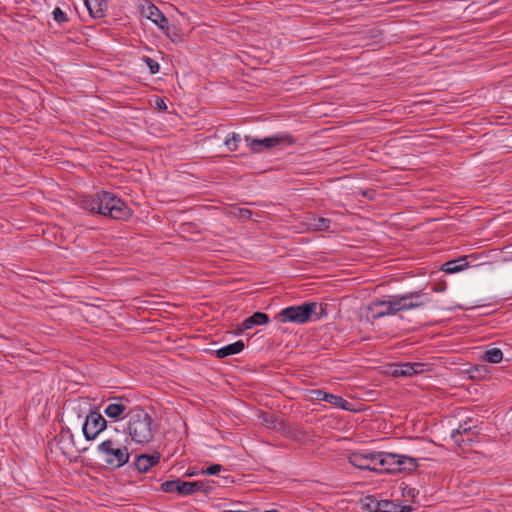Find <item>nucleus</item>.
<instances>
[{
    "label": "nucleus",
    "mask_w": 512,
    "mask_h": 512,
    "mask_svg": "<svg viewBox=\"0 0 512 512\" xmlns=\"http://www.w3.org/2000/svg\"><path fill=\"white\" fill-rule=\"evenodd\" d=\"M78 204L92 214L113 220L128 221L133 215V210L127 203L110 191L101 190L95 194L82 195L78 199Z\"/></svg>",
    "instance_id": "obj_1"
},
{
    "label": "nucleus",
    "mask_w": 512,
    "mask_h": 512,
    "mask_svg": "<svg viewBox=\"0 0 512 512\" xmlns=\"http://www.w3.org/2000/svg\"><path fill=\"white\" fill-rule=\"evenodd\" d=\"M127 418V426L124 431L132 441L138 444H147L154 439L153 419L141 406H134L129 410Z\"/></svg>",
    "instance_id": "obj_2"
},
{
    "label": "nucleus",
    "mask_w": 512,
    "mask_h": 512,
    "mask_svg": "<svg viewBox=\"0 0 512 512\" xmlns=\"http://www.w3.org/2000/svg\"><path fill=\"white\" fill-rule=\"evenodd\" d=\"M244 140L252 153H261L277 146H290L296 143L294 136L288 132H279L262 139L245 135Z\"/></svg>",
    "instance_id": "obj_3"
},
{
    "label": "nucleus",
    "mask_w": 512,
    "mask_h": 512,
    "mask_svg": "<svg viewBox=\"0 0 512 512\" xmlns=\"http://www.w3.org/2000/svg\"><path fill=\"white\" fill-rule=\"evenodd\" d=\"M141 15L154 23L173 42L181 40L180 29L175 24H170L168 18L155 4L149 2L146 7L143 6Z\"/></svg>",
    "instance_id": "obj_4"
},
{
    "label": "nucleus",
    "mask_w": 512,
    "mask_h": 512,
    "mask_svg": "<svg viewBox=\"0 0 512 512\" xmlns=\"http://www.w3.org/2000/svg\"><path fill=\"white\" fill-rule=\"evenodd\" d=\"M116 445L113 439H107L101 442L97 450L105 455V464L108 468L114 470L129 463L130 452L127 446L114 447Z\"/></svg>",
    "instance_id": "obj_5"
},
{
    "label": "nucleus",
    "mask_w": 512,
    "mask_h": 512,
    "mask_svg": "<svg viewBox=\"0 0 512 512\" xmlns=\"http://www.w3.org/2000/svg\"><path fill=\"white\" fill-rule=\"evenodd\" d=\"M314 308L311 302L288 306L278 312L274 319L280 323L305 324L313 321Z\"/></svg>",
    "instance_id": "obj_6"
},
{
    "label": "nucleus",
    "mask_w": 512,
    "mask_h": 512,
    "mask_svg": "<svg viewBox=\"0 0 512 512\" xmlns=\"http://www.w3.org/2000/svg\"><path fill=\"white\" fill-rule=\"evenodd\" d=\"M405 301L406 299L403 295H393L389 300L373 301L367 306V318L377 320L384 316L395 315L400 311H404L406 310Z\"/></svg>",
    "instance_id": "obj_7"
},
{
    "label": "nucleus",
    "mask_w": 512,
    "mask_h": 512,
    "mask_svg": "<svg viewBox=\"0 0 512 512\" xmlns=\"http://www.w3.org/2000/svg\"><path fill=\"white\" fill-rule=\"evenodd\" d=\"M260 419L267 428L280 433L282 436L289 440L299 441L305 435L302 429L291 425L282 417H279L273 413L262 412L260 415Z\"/></svg>",
    "instance_id": "obj_8"
},
{
    "label": "nucleus",
    "mask_w": 512,
    "mask_h": 512,
    "mask_svg": "<svg viewBox=\"0 0 512 512\" xmlns=\"http://www.w3.org/2000/svg\"><path fill=\"white\" fill-rule=\"evenodd\" d=\"M108 428V421L104 418L103 413L98 408L89 409L84 417L82 424V432L87 441H92Z\"/></svg>",
    "instance_id": "obj_9"
},
{
    "label": "nucleus",
    "mask_w": 512,
    "mask_h": 512,
    "mask_svg": "<svg viewBox=\"0 0 512 512\" xmlns=\"http://www.w3.org/2000/svg\"><path fill=\"white\" fill-rule=\"evenodd\" d=\"M480 434V428L472 418L459 423V426L451 432V439L458 446H472L478 442L477 438Z\"/></svg>",
    "instance_id": "obj_10"
},
{
    "label": "nucleus",
    "mask_w": 512,
    "mask_h": 512,
    "mask_svg": "<svg viewBox=\"0 0 512 512\" xmlns=\"http://www.w3.org/2000/svg\"><path fill=\"white\" fill-rule=\"evenodd\" d=\"M105 403L103 414L114 422L127 418L128 411L133 408L132 400L125 395L108 397Z\"/></svg>",
    "instance_id": "obj_11"
},
{
    "label": "nucleus",
    "mask_w": 512,
    "mask_h": 512,
    "mask_svg": "<svg viewBox=\"0 0 512 512\" xmlns=\"http://www.w3.org/2000/svg\"><path fill=\"white\" fill-rule=\"evenodd\" d=\"M160 490L165 493H177L179 496L185 497L195 494L197 486L195 481H184L177 478L161 483Z\"/></svg>",
    "instance_id": "obj_12"
},
{
    "label": "nucleus",
    "mask_w": 512,
    "mask_h": 512,
    "mask_svg": "<svg viewBox=\"0 0 512 512\" xmlns=\"http://www.w3.org/2000/svg\"><path fill=\"white\" fill-rule=\"evenodd\" d=\"M160 458L161 454L158 451H154L151 454H138L135 456L134 462L128 465V470H133L138 473H147L152 467L156 466L160 462Z\"/></svg>",
    "instance_id": "obj_13"
},
{
    "label": "nucleus",
    "mask_w": 512,
    "mask_h": 512,
    "mask_svg": "<svg viewBox=\"0 0 512 512\" xmlns=\"http://www.w3.org/2000/svg\"><path fill=\"white\" fill-rule=\"evenodd\" d=\"M312 398L315 400H321L327 402L337 408H341L345 411H353L352 403L345 400L342 396L333 393L326 392L322 389L311 390Z\"/></svg>",
    "instance_id": "obj_14"
},
{
    "label": "nucleus",
    "mask_w": 512,
    "mask_h": 512,
    "mask_svg": "<svg viewBox=\"0 0 512 512\" xmlns=\"http://www.w3.org/2000/svg\"><path fill=\"white\" fill-rule=\"evenodd\" d=\"M400 454L396 453H390V452H376V461H378V464L381 466V468H377V471H375L378 474H392L395 475L396 473L389 472L390 470H396L399 461Z\"/></svg>",
    "instance_id": "obj_15"
},
{
    "label": "nucleus",
    "mask_w": 512,
    "mask_h": 512,
    "mask_svg": "<svg viewBox=\"0 0 512 512\" xmlns=\"http://www.w3.org/2000/svg\"><path fill=\"white\" fill-rule=\"evenodd\" d=\"M376 461V452H353L349 456V463L361 470L377 471L376 467L370 464Z\"/></svg>",
    "instance_id": "obj_16"
},
{
    "label": "nucleus",
    "mask_w": 512,
    "mask_h": 512,
    "mask_svg": "<svg viewBox=\"0 0 512 512\" xmlns=\"http://www.w3.org/2000/svg\"><path fill=\"white\" fill-rule=\"evenodd\" d=\"M84 4L93 19H102L106 16L108 0H84Z\"/></svg>",
    "instance_id": "obj_17"
},
{
    "label": "nucleus",
    "mask_w": 512,
    "mask_h": 512,
    "mask_svg": "<svg viewBox=\"0 0 512 512\" xmlns=\"http://www.w3.org/2000/svg\"><path fill=\"white\" fill-rule=\"evenodd\" d=\"M405 301V308L406 310L417 308L420 306L425 305L430 301L428 294L421 291H415V292H409L406 294H403Z\"/></svg>",
    "instance_id": "obj_18"
},
{
    "label": "nucleus",
    "mask_w": 512,
    "mask_h": 512,
    "mask_svg": "<svg viewBox=\"0 0 512 512\" xmlns=\"http://www.w3.org/2000/svg\"><path fill=\"white\" fill-rule=\"evenodd\" d=\"M397 463H398V466H397L396 470L388 469V471L392 472V473H409V474H411V473L415 472L419 467L417 459L407 456V455L400 454L399 461H397Z\"/></svg>",
    "instance_id": "obj_19"
},
{
    "label": "nucleus",
    "mask_w": 512,
    "mask_h": 512,
    "mask_svg": "<svg viewBox=\"0 0 512 512\" xmlns=\"http://www.w3.org/2000/svg\"><path fill=\"white\" fill-rule=\"evenodd\" d=\"M245 348V344L242 340H237L232 344L225 345L215 351V356L218 359H224L231 355L241 353Z\"/></svg>",
    "instance_id": "obj_20"
},
{
    "label": "nucleus",
    "mask_w": 512,
    "mask_h": 512,
    "mask_svg": "<svg viewBox=\"0 0 512 512\" xmlns=\"http://www.w3.org/2000/svg\"><path fill=\"white\" fill-rule=\"evenodd\" d=\"M469 266L467 256H461L458 259L445 262L441 270L446 274H454L465 270Z\"/></svg>",
    "instance_id": "obj_21"
},
{
    "label": "nucleus",
    "mask_w": 512,
    "mask_h": 512,
    "mask_svg": "<svg viewBox=\"0 0 512 512\" xmlns=\"http://www.w3.org/2000/svg\"><path fill=\"white\" fill-rule=\"evenodd\" d=\"M269 322L270 318L267 313L256 311L243 320V327L244 329H252L255 326L267 325Z\"/></svg>",
    "instance_id": "obj_22"
},
{
    "label": "nucleus",
    "mask_w": 512,
    "mask_h": 512,
    "mask_svg": "<svg viewBox=\"0 0 512 512\" xmlns=\"http://www.w3.org/2000/svg\"><path fill=\"white\" fill-rule=\"evenodd\" d=\"M469 378L477 381V380H484L490 377V368L485 364H478L473 367H471L467 371Z\"/></svg>",
    "instance_id": "obj_23"
},
{
    "label": "nucleus",
    "mask_w": 512,
    "mask_h": 512,
    "mask_svg": "<svg viewBox=\"0 0 512 512\" xmlns=\"http://www.w3.org/2000/svg\"><path fill=\"white\" fill-rule=\"evenodd\" d=\"M391 371L393 377H411L415 376V370H412L411 362L394 364Z\"/></svg>",
    "instance_id": "obj_24"
},
{
    "label": "nucleus",
    "mask_w": 512,
    "mask_h": 512,
    "mask_svg": "<svg viewBox=\"0 0 512 512\" xmlns=\"http://www.w3.org/2000/svg\"><path fill=\"white\" fill-rule=\"evenodd\" d=\"M485 362L497 364L500 363L503 359V352L499 348H490L484 351L482 357Z\"/></svg>",
    "instance_id": "obj_25"
},
{
    "label": "nucleus",
    "mask_w": 512,
    "mask_h": 512,
    "mask_svg": "<svg viewBox=\"0 0 512 512\" xmlns=\"http://www.w3.org/2000/svg\"><path fill=\"white\" fill-rule=\"evenodd\" d=\"M380 500L375 495H367L361 500V508L369 512H379Z\"/></svg>",
    "instance_id": "obj_26"
},
{
    "label": "nucleus",
    "mask_w": 512,
    "mask_h": 512,
    "mask_svg": "<svg viewBox=\"0 0 512 512\" xmlns=\"http://www.w3.org/2000/svg\"><path fill=\"white\" fill-rule=\"evenodd\" d=\"M197 486V492H202L205 496H209L214 490L216 484L213 480H197L195 481Z\"/></svg>",
    "instance_id": "obj_27"
},
{
    "label": "nucleus",
    "mask_w": 512,
    "mask_h": 512,
    "mask_svg": "<svg viewBox=\"0 0 512 512\" xmlns=\"http://www.w3.org/2000/svg\"><path fill=\"white\" fill-rule=\"evenodd\" d=\"M242 139L239 134L232 132L229 134L224 142L226 147L229 151H237L239 148V144L241 143Z\"/></svg>",
    "instance_id": "obj_28"
},
{
    "label": "nucleus",
    "mask_w": 512,
    "mask_h": 512,
    "mask_svg": "<svg viewBox=\"0 0 512 512\" xmlns=\"http://www.w3.org/2000/svg\"><path fill=\"white\" fill-rule=\"evenodd\" d=\"M331 224V220L324 217H314L313 223L311 224L313 226V229L316 231H326L329 229Z\"/></svg>",
    "instance_id": "obj_29"
},
{
    "label": "nucleus",
    "mask_w": 512,
    "mask_h": 512,
    "mask_svg": "<svg viewBox=\"0 0 512 512\" xmlns=\"http://www.w3.org/2000/svg\"><path fill=\"white\" fill-rule=\"evenodd\" d=\"M397 507H399V501L393 500H380L379 512H397Z\"/></svg>",
    "instance_id": "obj_30"
},
{
    "label": "nucleus",
    "mask_w": 512,
    "mask_h": 512,
    "mask_svg": "<svg viewBox=\"0 0 512 512\" xmlns=\"http://www.w3.org/2000/svg\"><path fill=\"white\" fill-rule=\"evenodd\" d=\"M315 306L313 313V320H319L327 316V304H321L317 302H311Z\"/></svg>",
    "instance_id": "obj_31"
},
{
    "label": "nucleus",
    "mask_w": 512,
    "mask_h": 512,
    "mask_svg": "<svg viewBox=\"0 0 512 512\" xmlns=\"http://www.w3.org/2000/svg\"><path fill=\"white\" fill-rule=\"evenodd\" d=\"M52 17L55 22H57L59 25H62L64 23L69 22V18L67 14L59 7H55L52 12Z\"/></svg>",
    "instance_id": "obj_32"
},
{
    "label": "nucleus",
    "mask_w": 512,
    "mask_h": 512,
    "mask_svg": "<svg viewBox=\"0 0 512 512\" xmlns=\"http://www.w3.org/2000/svg\"><path fill=\"white\" fill-rule=\"evenodd\" d=\"M222 470H224L222 465L213 463V464H210L205 469H201L200 473L202 475L214 476V475H218Z\"/></svg>",
    "instance_id": "obj_33"
},
{
    "label": "nucleus",
    "mask_w": 512,
    "mask_h": 512,
    "mask_svg": "<svg viewBox=\"0 0 512 512\" xmlns=\"http://www.w3.org/2000/svg\"><path fill=\"white\" fill-rule=\"evenodd\" d=\"M142 59L146 63V65L149 68V71L152 75H155L159 72L160 65L156 60H154L148 56H144Z\"/></svg>",
    "instance_id": "obj_34"
},
{
    "label": "nucleus",
    "mask_w": 512,
    "mask_h": 512,
    "mask_svg": "<svg viewBox=\"0 0 512 512\" xmlns=\"http://www.w3.org/2000/svg\"><path fill=\"white\" fill-rule=\"evenodd\" d=\"M401 490H402V496L409 497L412 502L415 501V498L419 493L418 490H416L415 488H411L408 485H405V483L401 484Z\"/></svg>",
    "instance_id": "obj_35"
},
{
    "label": "nucleus",
    "mask_w": 512,
    "mask_h": 512,
    "mask_svg": "<svg viewBox=\"0 0 512 512\" xmlns=\"http://www.w3.org/2000/svg\"><path fill=\"white\" fill-rule=\"evenodd\" d=\"M412 370H415V375L421 374L423 372L430 370V364L423 362H413L411 363Z\"/></svg>",
    "instance_id": "obj_36"
},
{
    "label": "nucleus",
    "mask_w": 512,
    "mask_h": 512,
    "mask_svg": "<svg viewBox=\"0 0 512 512\" xmlns=\"http://www.w3.org/2000/svg\"><path fill=\"white\" fill-rule=\"evenodd\" d=\"M236 215L240 219L248 220L251 219L253 211L246 208H238V213Z\"/></svg>",
    "instance_id": "obj_37"
},
{
    "label": "nucleus",
    "mask_w": 512,
    "mask_h": 512,
    "mask_svg": "<svg viewBox=\"0 0 512 512\" xmlns=\"http://www.w3.org/2000/svg\"><path fill=\"white\" fill-rule=\"evenodd\" d=\"M155 106L159 111H166L168 108L164 98L161 97H156Z\"/></svg>",
    "instance_id": "obj_38"
},
{
    "label": "nucleus",
    "mask_w": 512,
    "mask_h": 512,
    "mask_svg": "<svg viewBox=\"0 0 512 512\" xmlns=\"http://www.w3.org/2000/svg\"><path fill=\"white\" fill-rule=\"evenodd\" d=\"M383 34V31L379 28H371L370 30H368V36L369 38L371 39H377L379 37H381Z\"/></svg>",
    "instance_id": "obj_39"
},
{
    "label": "nucleus",
    "mask_w": 512,
    "mask_h": 512,
    "mask_svg": "<svg viewBox=\"0 0 512 512\" xmlns=\"http://www.w3.org/2000/svg\"><path fill=\"white\" fill-rule=\"evenodd\" d=\"M414 508L411 505H402L399 501V507H397V512H412Z\"/></svg>",
    "instance_id": "obj_40"
},
{
    "label": "nucleus",
    "mask_w": 512,
    "mask_h": 512,
    "mask_svg": "<svg viewBox=\"0 0 512 512\" xmlns=\"http://www.w3.org/2000/svg\"><path fill=\"white\" fill-rule=\"evenodd\" d=\"M446 288H447L446 282H442L440 284L434 285L433 288H432V291H434V292H443V291L446 290Z\"/></svg>",
    "instance_id": "obj_41"
},
{
    "label": "nucleus",
    "mask_w": 512,
    "mask_h": 512,
    "mask_svg": "<svg viewBox=\"0 0 512 512\" xmlns=\"http://www.w3.org/2000/svg\"><path fill=\"white\" fill-rule=\"evenodd\" d=\"M199 474H201V473H200V471H198V470H196V469H191V468H189V469L187 470V472H186V474H185V475H186L187 477H194V476H197V475H199Z\"/></svg>",
    "instance_id": "obj_42"
},
{
    "label": "nucleus",
    "mask_w": 512,
    "mask_h": 512,
    "mask_svg": "<svg viewBox=\"0 0 512 512\" xmlns=\"http://www.w3.org/2000/svg\"><path fill=\"white\" fill-rule=\"evenodd\" d=\"M245 330H246V329H244V327H243V322H242L241 324L237 325L236 330H235V334H236V335H240V334H242Z\"/></svg>",
    "instance_id": "obj_43"
},
{
    "label": "nucleus",
    "mask_w": 512,
    "mask_h": 512,
    "mask_svg": "<svg viewBox=\"0 0 512 512\" xmlns=\"http://www.w3.org/2000/svg\"><path fill=\"white\" fill-rule=\"evenodd\" d=\"M73 411L77 414V417L80 419L82 418V413H81V406L79 405L77 408H73Z\"/></svg>",
    "instance_id": "obj_44"
},
{
    "label": "nucleus",
    "mask_w": 512,
    "mask_h": 512,
    "mask_svg": "<svg viewBox=\"0 0 512 512\" xmlns=\"http://www.w3.org/2000/svg\"><path fill=\"white\" fill-rule=\"evenodd\" d=\"M264 512H279L277 509L265 510Z\"/></svg>",
    "instance_id": "obj_45"
},
{
    "label": "nucleus",
    "mask_w": 512,
    "mask_h": 512,
    "mask_svg": "<svg viewBox=\"0 0 512 512\" xmlns=\"http://www.w3.org/2000/svg\"><path fill=\"white\" fill-rule=\"evenodd\" d=\"M222 478L225 480V482H226V483L231 479V477H230V476L222 477Z\"/></svg>",
    "instance_id": "obj_46"
},
{
    "label": "nucleus",
    "mask_w": 512,
    "mask_h": 512,
    "mask_svg": "<svg viewBox=\"0 0 512 512\" xmlns=\"http://www.w3.org/2000/svg\"><path fill=\"white\" fill-rule=\"evenodd\" d=\"M380 310H387V306H383L381 308H379Z\"/></svg>",
    "instance_id": "obj_47"
}]
</instances>
